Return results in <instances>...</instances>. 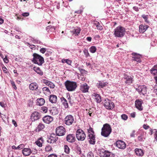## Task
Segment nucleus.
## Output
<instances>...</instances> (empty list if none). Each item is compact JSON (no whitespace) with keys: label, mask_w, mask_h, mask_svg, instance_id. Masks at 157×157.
Returning a JSON list of instances; mask_svg holds the SVG:
<instances>
[{"label":"nucleus","mask_w":157,"mask_h":157,"mask_svg":"<svg viewBox=\"0 0 157 157\" xmlns=\"http://www.w3.org/2000/svg\"><path fill=\"white\" fill-rule=\"evenodd\" d=\"M96 47L94 46H92L90 48V51L92 53H95L96 52Z\"/></svg>","instance_id":"obj_38"},{"label":"nucleus","mask_w":157,"mask_h":157,"mask_svg":"<svg viewBox=\"0 0 157 157\" xmlns=\"http://www.w3.org/2000/svg\"><path fill=\"white\" fill-rule=\"evenodd\" d=\"M44 125L42 123H40L36 128V132H40L43 130L45 128Z\"/></svg>","instance_id":"obj_24"},{"label":"nucleus","mask_w":157,"mask_h":157,"mask_svg":"<svg viewBox=\"0 0 157 157\" xmlns=\"http://www.w3.org/2000/svg\"><path fill=\"white\" fill-rule=\"evenodd\" d=\"M58 137L57 135L52 133L49 139L47 140L48 143H53L55 142L58 140Z\"/></svg>","instance_id":"obj_12"},{"label":"nucleus","mask_w":157,"mask_h":157,"mask_svg":"<svg viewBox=\"0 0 157 157\" xmlns=\"http://www.w3.org/2000/svg\"><path fill=\"white\" fill-rule=\"evenodd\" d=\"M60 100L65 108H68V103L66 99L64 97H62L61 98Z\"/></svg>","instance_id":"obj_29"},{"label":"nucleus","mask_w":157,"mask_h":157,"mask_svg":"<svg viewBox=\"0 0 157 157\" xmlns=\"http://www.w3.org/2000/svg\"><path fill=\"white\" fill-rule=\"evenodd\" d=\"M96 27L97 29L100 30H101L102 29V27L98 23V24L96 25Z\"/></svg>","instance_id":"obj_54"},{"label":"nucleus","mask_w":157,"mask_h":157,"mask_svg":"<svg viewBox=\"0 0 157 157\" xmlns=\"http://www.w3.org/2000/svg\"><path fill=\"white\" fill-rule=\"evenodd\" d=\"M89 88V87L87 84L84 83L81 84L80 90L83 93H86L88 92Z\"/></svg>","instance_id":"obj_11"},{"label":"nucleus","mask_w":157,"mask_h":157,"mask_svg":"<svg viewBox=\"0 0 157 157\" xmlns=\"http://www.w3.org/2000/svg\"><path fill=\"white\" fill-rule=\"evenodd\" d=\"M43 142V139L42 138H40L38 140L36 141V144L39 147L42 146V143Z\"/></svg>","instance_id":"obj_34"},{"label":"nucleus","mask_w":157,"mask_h":157,"mask_svg":"<svg viewBox=\"0 0 157 157\" xmlns=\"http://www.w3.org/2000/svg\"><path fill=\"white\" fill-rule=\"evenodd\" d=\"M33 69L40 75H43V72L40 70L39 67H34L33 68Z\"/></svg>","instance_id":"obj_31"},{"label":"nucleus","mask_w":157,"mask_h":157,"mask_svg":"<svg viewBox=\"0 0 157 157\" xmlns=\"http://www.w3.org/2000/svg\"><path fill=\"white\" fill-rule=\"evenodd\" d=\"M45 103L44 99L43 98H41L37 99V105L39 106L43 105Z\"/></svg>","instance_id":"obj_33"},{"label":"nucleus","mask_w":157,"mask_h":157,"mask_svg":"<svg viewBox=\"0 0 157 157\" xmlns=\"http://www.w3.org/2000/svg\"><path fill=\"white\" fill-rule=\"evenodd\" d=\"M0 105L3 108H4L5 107V104L3 102H0Z\"/></svg>","instance_id":"obj_62"},{"label":"nucleus","mask_w":157,"mask_h":157,"mask_svg":"<svg viewBox=\"0 0 157 157\" xmlns=\"http://www.w3.org/2000/svg\"><path fill=\"white\" fill-rule=\"evenodd\" d=\"M99 155L101 157H116L114 154L104 149L99 151Z\"/></svg>","instance_id":"obj_4"},{"label":"nucleus","mask_w":157,"mask_h":157,"mask_svg":"<svg viewBox=\"0 0 157 157\" xmlns=\"http://www.w3.org/2000/svg\"><path fill=\"white\" fill-rule=\"evenodd\" d=\"M143 101L141 99H137L135 102L136 107L139 110L141 111L143 109V107L142 106Z\"/></svg>","instance_id":"obj_13"},{"label":"nucleus","mask_w":157,"mask_h":157,"mask_svg":"<svg viewBox=\"0 0 157 157\" xmlns=\"http://www.w3.org/2000/svg\"><path fill=\"white\" fill-rule=\"evenodd\" d=\"M121 118L124 120H127L128 118V116L125 114H122L121 115Z\"/></svg>","instance_id":"obj_46"},{"label":"nucleus","mask_w":157,"mask_h":157,"mask_svg":"<svg viewBox=\"0 0 157 157\" xmlns=\"http://www.w3.org/2000/svg\"><path fill=\"white\" fill-rule=\"evenodd\" d=\"M132 55L133 56L132 59L133 60L136 61L137 63L141 62V58H142V56L136 53H132Z\"/></svg>","instance_id":"obj_10"},{"label":"nucleus","mask_w":157,"mask_h":157,"mask_svg":"<svg viewBox=\"0 0 157 157\" xmlns=\"http://www.w3.org/2000/svg\"><path fill=\"white\" fill-rule=\"evenodd\" d=\"M136 90L140 94L145 95L146 94L147 88L144 85H141L136 89Z\"/></svg>","instance_id":"obj_7"},{"label":"nucleus","mask_w":157,"mask_h":157,"mask_svg":"<svg viewBox=\"0 0 157 157\" xmlns=\"http://www.w3.org/2000/svg\"><path fill=\"white\" fill-rule=\"evenodd\" d=\"M93 95L97 103H99L101 101V97L98 94H93Z\"/></svg>","instance_id":"obj_30"},{"label":"nucleus","mask_w":157,"mask_h":157,"mask_svg":"<svg viewBox=\"0 0 157 157\" xmlns=\"http://www.w3.org/2000/svg\"><path fill=\"white\" fill-rule=\"evenodd\" d=\"M25 147V145L24 144H21L19 145L17 147L18 149H21Z\"/></svg>","instance_id":"obj_52"},{"label":"nucleus","mask_w":157,"mask_h":157,"mask_svg":"<svg viewBox=\"0 0 157 157\" xmlns=\"http://www.w3.org/2000/svg\"><path fill=\"white\" fill-rule=\"evenodd\" d=\"M81 30L79 28L74 29L73 30H71L70 32L72 35L75 36H78L80 33Z\"/></svg>","instance_id":"obj_28"},{"label":"nucleus","mask_w":157,"mask_h":157,"mask_svg":"<svg viewBox=\"0 0 157 157\" xmlns=\"http://www.w3.org/2000/svg\"><path fill=\"white\" fill-rule=\"evenodd\" d=\"M3 60L4 61V62L6 63H7L8 62V59H7V57H6L4 59H3Z\"/></svg>","instance_id":"obj_63"},{"label":"nucleus","mask_w":157,"mask_h":157,"mask_svg":"<svg viewBox=\"0 0 157 157\" xmlns=\"http://www.w3.org/2000/svg\"><path fill=\"white\" fill-rule=\"evenodd\" d=\"M125 32L124 28L121 26H118L114 29V34L116 37H121L124 36Z\"/></svg>","instance_id":"obj_3"},{"label":"nucleus","mask_w":157,"mask_h":157,"mask_svg":"<svg viewBox=\"0 0 157 157\" xmlns=\"http://www.w3.org/2000/svg\"><path fill=\"white\" fill-rule=\"evenodd\" d=\"M56 133L57 135L60 136L64 135L65 133V129L62 126L57 127L56 129Z\"/></svg>","instance_id":"obj_8"},{"label":"nucleus","mask_w":157,"mask_h":157,"mask_svg":"<svg viewBox=\"0 0 157 157\" xmlns=\"http://www.w3.org/2000/svg\"><path fill=\"white\" fill-rule=\"evenodd\" d=\"M108 83L104 81H99L97 84V86L98 88H103L107 85Z\"/></svg>","instance_id":"obj_20"},{"label":"nucleus","mask_w":157,"mask_h":157,"mask_svg":"<svg viewBox=\"0 0 157 157\" xmlns=\"http://www.w3.org/2000/svg\"><path fill=\"white\" fill-rule=\"evenodd\" d=\"M83 8L82 6L80 7V9L75 12V13H80L83 12Z\"/></svg>","instance_id":"obj_48"},{"label":"nucleus","mask_w":157,"mask_h":157,"mask_svg":"<svg viewBox=\"0 0 157 157\" xmlns=\"http://www.w3.org/2000/svg\"><path fill=\"white\" fill-rule=\"evenodd\" d=\"M112 129L110 126L108 124H105L101 128V135L104 137H107L111 133Z\"/></svg>","instance_id":"obj_1"},{"label":"nucleus","mask_w":157,"mask_h":157,"mask_svg":"<svg viewBox=\"0 0 157 157\" xmlns=\"http://www.w3.org/2000/svg\"><path fill=\"white\" fill-rule=\"evenodd\" d=\"M33 56V58L32 61L34 63L37 64L39 65H41L44 63V59L40 55L36 53H34Z\"/></svg>","instance_id":"obj_2"},{"label":"nucleus","mask_w":157,"mask_h":157,"mask_svg":"<svg viewBox=\"0 0 157 157\" xmlns=\"http://www.w3.org/2000/svg\"><path fill=\"white\" fill-rule=\"evenodd\" d=\"M51 113L52 115H54L57 114L58 113V111L57 110V109L56 108L53 107L51 110Z\"/></svg>","instance_id":"obj_35"},{"label":"nucleus","mask_w":157,"mask_h":157,"mask_svg":"<svg viewBox=\"0 0 157 157\" xmlns=\"http://www.w3.org/2000/svg\"><path fill=\"white\" fill-rule=\"evenodd\" d=\"M77 86L76 82L69 81V91L75 90Z\"/></svg>","instance_id":"obj_17"},{"label":"nucleus","mask_w":157,"mask_h":157,"mask_svg":"<svg viewBox=\"0 0 157 157\" xmlns=\"http://www.w3.org/2000/svg\"><path fill=\"white\" fill-rule=\"evenodd\" d=\"M37 84L35 82L31 83L29 85V89L32 90H36L38 88Z\"/></svg>","instance_id":"obj_23"},{"label":"nucleus","mask_w":157,"mask_h":157,"mask_svg":"<svg viewBox=\"0 0 157 157\" xmlns=\"http://www.w3.org/2000/svg\"><path fill=\"white\" fill-rule=\"evenodd\" d=\"M29 13L28 12H25L22 14V15L24 17H27L29 15Z\"/></svg>","instance_id":"obj_55"},{"label":"nucleus","mask_w":157,"mask_h":157,"mask_svg":"<svg viewBox=\"0 0 157 157\" xmlns=\"http://www.w3.org/2000/svg\"><path fill=\"white\" fill-rule=\"evenodd\" d=\"M135 130H133L132 133L130 134V137H134L135 135Z\"/></svg>","instance_id":"obj_56"},{"label":"nucleus","mask_w":157,"mask_h":157,"mask_svg":"<svg viewBox=\"0 0 157 157\" xmlns=\"http://www.w3.org/2000/svg\"><path fill=\"white\" fill-rule=\"evenodd\" d=\"M148 28V25H141L139 26V31L140 32L144 33Z\"/></svg>","instance_id":"obj_26"},{"label":"nucleus","mask_w":157,"mask_h":157,"mask_svg":"<svg viewBox=\"0 0 157 157\" xmlns=\"http://www.w3.org/2000/svg\"><path fill=\"white\" fill-rule=\"evenodd\" d=\"M49 101L52 103H56L57 101V96L53 94L50 95L49 98Z\"/></svg>","instance_id":"obj_27"},{"label":"nucleus","mask_w":157,"mask_h":157,"mask_svg":"<svg viewBox=\"0 0 157 157\" xmlns=\"http://www.w3.org/2000/svg\"><path fill=\"white\" fill-rule=\"evenodd\" d=\"M116 145L117 147L121 149H124L126 147L125 143L123 141L118 140L116 142Z\"/></svg>","instance_id":"obj_14"},{"label":"nucleus","mask_w":157,"mask_h":157,"mask_svg":"<svg viewBox=\"0 0 157 157\" xmlns=\"http://www.w3.org/2000/svg\"><path fill=\"white\" fill-rule=\"evenodd\" d=\"M44 122L47 124H49L53 120V117L50 116H46L43 118Z\"/></svg>","instance_id":"obj_19"},{"label":"nucleus","mask_w":157,"mask_h":157,"mask_svg":"<svg viewBox=\"0 0 157 157\" xmlns=\"http://www.w3.org/2000/svg\"><path fill=\"white\" fill-rule=\"evenodd\" d=\"M40 113L36 111L33 113L31 116V119L32 121H34L40 119Z\"/></svg>","instance_id":"obj_9"},{"label":"nucleus","mask_w":157,"mask_h":157,"mask_svg":"<svg viewBox=\"0 0 157 157\" xmlns=\"http://www.w3.org/2000/svg\"><path fill=\"white\" fill-rule=\"evenodd\" d=\"M88 132V134H94V132L92 128L90 127L89 129H87Z\"/></svg>","instance_id":"obj_44"},{"label":"nucleus","mask_w":157,"mask_h":157,"mask_svg":"<svg viewBox=\"0 0 157 157\" xmlns=\"http://www.w3.org/2000/svg\"><path fill=\"white\" fill-rule=\"evenodd\" d=\"M65 85L67 89L69 91V80H67L65 83Z\"/></svg>","instance_id":"obj_50"},{"label":"nucleus","mask_w":157,"mask_h":157,"mask_svg":"<svg viewBox=\"0 0 157 157\" xmlns=\"http://www.w3.org/2000/svg\"><path fill=\"white\" fill-rule=\"evenodd\" d=\"M151 132V135H152L153 133H154V137L155 139L157 141V129H154L153 130L151 129L150 130Z\"/></svg>","instance_id":"obj_37"},{"label":"nucleus","mask_w":157,"mask_h":157,"mask_svg":"<svg viewBox=\"0 0 157 157\" xmlns=\"http://www.w3.org/2000/svg\"><path fill=\"white\" fill-rule=\"evenodd\" d=\"M46 50V48H41L40 50V51L41 53L44 54V53Z\"/></svg>","instance_id":"obj_53"},{"label":"nucleus","mask_w":157,"mask_h":157,"mask_svg":"<svg viewBox=\"0 0 157 157\" xmlns=\"http://www.w3.org/2000/svg\"><path fill=\"white\" fill-rule=\"evenodd\" d=\"M133 9L136 11H139V9L137 7L134 6L133 7Z\"/></svg>","instance_id":"obj_64"},{"label":"nucleus","mask_w":157,"mask_h":157,"mask_svg":"<svg viewBox=\"0 0 157 157\" xmlns=\"http://www.w3.org/2000/svg\"><path fill=\"white\" fill-rule=\"evenodd\" d=\"M64 152L67 154L69 153V147L67 145H66L64 147Z\"/></svg>","instance_id":"obj_39"},{"label":"nucleus","mask_w":157,"mask_h":157,"mask_svg":"<svg viewBox=\"0 0 157 157\" xmlns=\"http://www.w3.org/2000/svg\"><path fill=\"white\" fill-rule=\"evenodd\" d=\"M32 153V151L29 148H24L22 150V153L25 156H28Z\"/></svg>","instance_id":"obj_16"},{"label":"nucleus","mask_w":157,"mask_h":157,"mask_svg":"<svg viewBox=\"0 0 157 157\" xmlns=\"http://www.w3.org/2000/svg\"><path fill=\"white\" fill-rule=\"evenodd\" d=\"M135 151L136 155L139 156H142L144 153L143 151L141 149L136 148Z\"/></svg>","instance_id":"obj_25"},{"label":"nucleus","mask_w":157,"mask_h":157,"mask_svg":"<svg viewBox=\"0 0 157 157\" xmlns=\"http://www.w3.org/2000/svg\"><path fill=\"white\" fill-rule=\"evenodd\" d=\"M48 157H57V156L56 154H52L49 155Z\"/></svg>","instance_id":"obj_57"},{"label":"nucleus","mask_w":157,"mask_h":157,"mask_svg":"<svg viewBox=\"0 0 157 157\" xmlns=\"http://www.w3.org/2000/svg\"><path fill=\"white\" fill-rule=\"evenodd\" d=\"M43 82L51 88H54L55 85L52 82L46 79H43Z\"/></svg>","instance_id":"obj_21"},{"label":"nucleus","mask_w":157,"mask_h":157,"mask_svg":"<svg viewBox=\"0 0 157 157\" xmlns=\"http://www.w3.org/2000/svg\"><path fill=\"white\" fill-rule=\"evenodd\" d=\"M69 116L67 115L65 118L64 122L67 125H69Z\"/></svg>","instance_id":"obj_45"},{"label":"nucleus","mask_w":157,"mask_h":157,"mask_svg":"<svg viewBox=\"0 0 157 157\" xmlns=\"http://www.w3.org/2000/svg\"><path fill=\"white\" fill-rule=\"evenodd\" d=\"M74 120L73 117L71 115H69V124H72L74 122Z\"/></svg>","instance_id":"obj_42"},{"label":"nucleus","mask_w":157,"mask_h":157,"mask_svg":"<svg viewBox=\"0 0 157 157\" xmlns=\"http://www.w3.org/2000/svg\"><path fill=\"white\" fill-rule=\"evenodd\" d=\"M83 52L86 57H87L90 56V54L88 52V50L84 49L83 50Z\"/></svg>","instance_id":"obj_41"},{"label":"nucleus","mask_w":157,"mask_h":157,"mask_svg":"<svg viewBox=\"0 0 157 157\" xmlns=\"http://www.w3.org/2000/svg\"><path fill=\"white\" fill-rule=\"evenodd\" d=\"M41 111L43 113H45L47 111V108L46 107H43L41 108Z\"/></svg>","instance_id":"obj_43"},{"label":"nucleus","mask_w":157,"mask_h":157,"mask_svg":"<svg viewBox=\"0 0 157 157\" xmlns=\"http://www.w3.org/2000/svg\"><path fill=\"white\" fill-rule=\"evenodd\" d=\"M87 157H94L93 153L91 151L88 153L87 155Z\"/></svg>","instance_id":"obj_51"},{"label":"nucleus","mask_w":157,"mask_h":157,"mask_svg":"<svg viewBox=\"0 0 157 157\" xmlns=\"http://www.w3.org/2000/svg\"><path fill=\"white\" fill-rule=\"evenodd\" d=\"M104 106L106 109L109 110L113 109L114 107V105L112 101L108 99H106L104 101Z\"/></svg>","instance_id":"obj_6"},{"label":"nucleus","mask_w":157,"mask_h":157,"mask_svg":"<svg viewBox=\"0 0 157 157\" xmlns=\"http://www.w3.org/2000/svg\"><path fill=\"white\" fill-rule=\"evenodd\" d=\"M29 47L32 49H35V46L34 45H31L29 44Z\"/></svg>","instance_id":"obj_58"},{"label":"nucleus","mask_w":157,"mask_h":157,"mask_svg":"<svg viewBox=\"0 0 157 157\" xmlns=\"http://www.w3.org/2000/svg\"><path fill=\"white\" fill-rule=\"evenodd\" d=\"M76 136L78 140L80 141H83L86 137V135L84 132L81 129H78L77 130Z\"/></svg>","instance_id":"obj_5"},{"label":"nucleus","mask_w":157,"mask_h":157,"mask_svg":"<svg viewBox=\"0 0 157 157\" xmlns=\"http://www.w3.org/2000/svg\"><path fill=\"white\" fill-rule=\"evenodd\" d=\"M50 31H53L55 30V28L54 27L51 26V27H50Z\"/></svg>","instance_id":"obj_61"},{"label":"nucleus","mask_w":157,"mask_h":157,"mask_svg":"<svg viewBox=\"0 0 157 157\" xmlns=\"http://www.w3.org/2000/svg\"><path fill=\"white\" fill-rule=\"evenodd\" d=\"M142 17L144 19L145 21L147 23H148L149 21L147 20V16L145 15H143Z\"/></svg>","instance_id":"obj_49"},{"label":"nucleus","mask_w":157,"mask_h":157,"mask_svg":"<svg viewBox=\"0 0 157 157\" xmlns=\"http://www.w3.org/2000/svg\"><path fill=\"white\" fill-rule=\"evenodd\" d=\"M145 139V137L143 135H140L138 136V140L140 141H144Z\"/></svg>","instance_id":"obj_40"},{"label":"nucleus","mask_w":157,"mask_h":157,"mask_svg":"<svg viewBox=\"0 0 157 157\" xmlns=\"http://www.w3.org/2000/svg\"><path fill=\"white\" fill-rule=\"evenodd\" d=\"M11 84L13 86V87L14 88V89H17V87L15 85L14 82H11Z\"/></svg>","instance_id":"obj_59"},{"label":"nucleus","mask_w":157,"mask_h":157,"mask_svg":"<svg viewBox=\"0 0 157 157\" xmlns=\"http://www.w3.org/2000/svg\"><path fill=\"white\" fill-rule=\"evenodd\" d=\"M89 143L92 144H94L95 143V137L94 134H90L88 135Z\"/></svg>","instance_id":"obj_18"},{"label":"nucleus","mask_w":157,"mask_h":157,"mask_svg":"<svg viewBox=\"0 0 157 157\" xmlns=\"http://www.w3.org/2000/svg\"><path fill=\"white\" fill-rule=\"evenodd\" d=\"M124 78L126 80L125 82L128 85L130 84L132 82L133 80L132 78L131 77L124 75Z\"/></svg>","instance_id":"obj_22"},{"label":"nucleus","mask_w":157,"mask_h":157,"mask_svg":"<svg viewBox=\"0 0 157 157\" xmlns=\"http://www.w3.org/2000/svg\"><path fill=\"white\" fill-rule=\"evenodd\" d=\"M45 149L46 151L48 152L52 150V147L50 146H48L45 147Z\"/></svg>","instance_id":"obj_47"},{"label":"nucleus","mask_w":157,"mask_h":157,"mask_svg":"<svg viewBox=\"0 0 157 157\" xmlns=\"http://www.w3.org/2000/svg\"><path fill=\"white\" fill-rule=\"evenodd\" d=\"M151 72L154 75H157V64L155 65L153 67L151 70Z\"/></svg>","instance_id":"obj_32"},{"label":"nucleus","mask_w":157,"mask_h":157,"mask_svg":"<svg viewBox=\"0 0 157 157\" xmlns=\"http://www.w3.org/2000/svg\"><path fill=\"white\" fill-rule=\"evenodd\" d=\"M42 91L43 93L46 95L49 94H50V92L48 88L47 87H44L42 88Z\"/></svg>","instance_id":"obj_36"},{"label":"nucleus","mask_w":157,"mask_h":157,"mask_svg":"<svg viewBox=\"0 0 157 157\" xmlns=\"http://www.w3.org/2000/svg\"><path fill=\"white\" fill-rule=\"evenodd\" d=\"M76 140L75 135L74 134H69V142L71 143H74V147L73 148H75L77 146V145L75 142Z\"/></svg>","instance_id":"obj_15"},{"label":"nucleus","mask_w":157,"mask_h":157,"mask_svg":"<svg viewBox=\"0 0 157 157\" xmlns=\"http://www.w3.org/2000/svg\"><path fill=\"white\" fill-rule=\"evenodd\" d=\"M143 127L145 129H148L149 127L148 125H147L146 124H144L143 125Z\"/></svg>","instance_id":"obj_60"}]
</instances>
